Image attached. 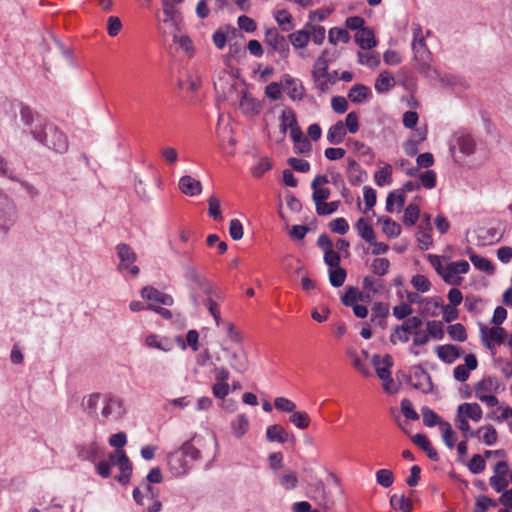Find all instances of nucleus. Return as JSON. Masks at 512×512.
Segmentation results:
<instances>
[{
    "label": "nucleus",
    "mask_w": 512,
    "mask_h": 512,
    "mask_svg": "<svg viewBox=\"0 0 512 512\" xmlns=\"http://www.w3.org/2000/svg\"><path fill=\"white\" fill-rule=\"evenodd\" d=\"M346 279V271L341 267L330 268L329 270V281L332 286L340 287L343 285Z\"/></svg>",
    "instance_id": "obj_61"
},
{
    "label": "nucleus",
    "mask_w": 512,
    "mask_h": 512,
    "mask_svg": "<svg viewBox=\"0 0 512 512\" xmlns=\"http://www.w3.org/2000/svg\"><path fill=\"white\" fill-rule=\"evenodd\" d=\"M126 414L124 401L115 395H103L99 421L101 423L118 421Z\"/></svg>",
    "instance_id": "obj_8"
},
{
    "label": "nucleus",
    "mask_w": 512,
    "mask_h": 512,
    "mask_svg": "<svg viewBox=\"0 0 512 512\" xmlns=\"http://www.w3.org/2000/svg\"><path fill=\"white\" fill-rule=\"evenodd\" d=\"M264 438L268 443L283 445L288 442L290 434L282 425L271 424L266 427Z\"/></svg>",
    "instance_id": "obj_20"
},
{
    "label": "nucleus",
    "mask_w": 512,
    "mask_h": 512,
    "mask_svg": "<svg viewBox=\"0 0 512 512\" xmlns=\"http://www.w3.org/2000/svg\"><path fill=\"white\" fill-rule=\"evenodd\" d=\"M355 227L360 237L367 243H374L376 238L375 232L372 226L363 218L357 220Z\"/></svg>",
    "instance_id": "obj_42"
},
{
    "label": "nucleus",
    "mask_w": 512,
    "mask_h": 512,
    "mask_svg": "<svg viewBox=\"0 0 512 512\" xmlns=\"http://www.w3.org/2000/svg\"><path fill=\"white\" fill-rule=\"evenodd\" d=\"M500 383L494 377H486L474 385L475 397L488 406H497L499 400L495 394L499 391Z\"/></svg>",
    "instance_id": "obj_9"
},
{
    "label": "nucleus",
    "mask_w": 512,
    "mask_h": 512,
    "mask_svg": "<svg viewBox=\"0 0 512 512\" xmlns=\"http://www.w3.org/2000/svg\"><path fill=\"white\" fill-rule=\"evenodd\" d=\"M310 421V416L303 411L294 410L290 416V422L299 429L308 428Z\"/></svg>",
    "instance_id": "obj_55"
},
{
    "label": "nucleus",
    "mask_w": 512,
    "mask_h": 512,
    "mask_svg": "<svg viewBox=\"0 0 512 512\" xmlns=\"http://www.w3.org/2000/svg\"><path fill=\"white\" fill-rule=\"evenodd\" d=\"M117 460L120 474L116 477V479L120 483L125 484L130 480L132 474V464L125 452L124 454H118Z\"/></svg>",
    "instance_id": "obj_33"
},
{
    "label": "nucleus",
    "mask_w": 512,
    "mask_h": 512,
    "mask_svg": "<svg viewBox=\"0 0 512 512\" xmlns=\"http://www.w3.org/2000/svg\"><path fill=\"white\" fill-rule=\"evenodd\" d=\"M116 252L120 260L117 267L118 271L123 275L130 274L132 277H136L140 269L134 264L137 260L134 250L129 245L121 243L117 245Z\"/></svg>",
    "instance_id": "obj_12"
},
{
    "label": "nucleus",
    "mask_w": 512,
    "mask_h": 512,
    "mask_svg": "<svg viewBox=\"0 0 512 512\" xmlns=\"http://www.w3.org/2000/svg\"><path fill=\"white\" fill-rule=\"evenodd\" d=\"M358 59L360 64L365 65L371 69L378 67L380 63L378 55L373 52H359Z\"/></svg>",
    "instance_id": "obj_62"
},
{
    "label": "nucleus",
    "mask_w": 512,
    "mask_h": 512,
    "mask_svg": "<svg viewBox=\"0 0 512 512\" xmlns=\"http://www.w3.org/2000/svg\"><path fill=\"white\" fill-rule=\"evenodd\" d=\"M474 437H477L485 445L492 446L498 440V432L492 425L488 424L475 430Z\"/></svg>",
    "instance_id": "obj_29"
},
{
    "label": "nucleus",
    "mask_w": 512,
    "mask_h": 512,
    "mask_svg": "<svg viewBox=\"0 0 512 512\" xmlns=\"http://www.w3.org/2000/svg\"><path fill=\"white\" fill-rule=\"evenodd\" d=\"M265 43L282 56H286L289 51V46L285 37L280 35L275 28H271L266 31Z\"/></svg>",
    "instance_id": "obj_17"
},
{
    "label": "nucleus",
    "mask_w": 512,
    "mask_h": 512,
    "mask_svg": "<svg viewBox=\"0 0 512 512\" xmlns=\"http://www.w3.org/2000/svg\"><path fill=\"white\" fill-rule=\"evenodd\" d=\"M208 214L215 221H222L223 216L221 212V202L216 195H211L208 198Z\"/></svg>",
    "instance_id": "obj_53"
},
{
    "label": "nucleus",
    "mask_w": 512,
    "mask_h": 512,
    "mask_svg": "<svg viewBox=\"0 0 512 512\" xmlns=\"http://www.w3.org/2000/svg\"><path fill=\"white\" fill-rule=\"evenodd\" d=\"M154 497H155V494H154L153 488L151 487L150 484H143L142 486L136 487L133 490V498H134L135 502L139 505H144L145 499L149 500V499H153Z\"/></svg>",
    "instance_id": "obj_48"
},
{
    "label": "nucleus",
    "mask_w": 512,
    "mask_h": 512,
    "mask_svg": "<svg viewBox=\"0 0 512 512\" xmlns=\"http://www.w3.org/2000/svg\"><path fill=\"white\" fill-rule=\"evenodd\" d=\"M419 216V205L417 203L412 202L406 207L404 211L403 222L407 226H413L417 222Z\"/></svg>",
    "instance_id": "obj_51"
},
{
    "label": "nucleus",
    "mask_w": 512,
    "mask_h": 512,
    "mask_svg": "<svg viewBox=\"0 0 512 512\" xmlns=\"http://www.w3.org/2000/svg\"><path fill=\"white\" fill-rule=\"evenodd\" d=\"M439 430L441 432L443 442L450 450H452L457 442L456 432L452 429V426L448 422L441 423Z\"/></svg>",
    "instance_id": "obj_47"
},
{
    "label": "nucleus",
    "mask_w": 512,
    "mask_h": 512,
    "mask_svg": "<svg viewBox=\"0 0 512 512\" xmlns=\"http://www.w3.org/2000/svg\"><path fill=\"white\" fill-rule=\"evenodd\" d=\"M378 222L382 225V231L390 238H396L401 234V226L389 217H381Z\"/></svg>",
    "instance_id": "obj_41"
},
{
    "label": "nucleus",
    "mask_w": 512,
    "mask_h": 512,
    "mask_svg": "<svg viewBox=\"0 0 512 512\" xmlns=\"http://www.w3.org/2000/svg\"><path fill=\"white\" fill-rule=\"evenodd\" d=\"M184 277L189 281V288L193 303L195 306H198L200 303L198 291L209 292L211 291L213 284L201 276L197 269L192 265H188L184 268Z\"/></svg>",
    "instance_id": "obj_10"
},
{
    "label": "nucleus",
    "mask_w": 512,
    "mask_h": 512,
    "mask_svg": "<svg viewBox=\"0 0 512 512\" xmlns=\"http://www.w3.org/2000/svg\"><path fill=\"white\" fill-rule=\"evenodd\" d=\"M179 190L190 197L198 196L202 192V184L190 175L182 176L178 182Z\"/></svg>",
    "instance_id": "obj_25"
},
{
    "label": "nucleus",
    "mask_w": 512,
    "mask_h": 512,
    "mask_svg": "<svg viewBox=\"0 0 512 512\" xmlns=\"http://www.w3.org/2000/svg\"><path fill=\"white\" fill-rule=\"evenodd\" d=\"M371 97V90L363 84H356L351 87L348 93V98L353 103H362Z\"/></svg>",
    "instance_id": "obj_36"
},
{
    "label": "nucleus",
    "mask_w": 512,
    "mask_h": 512,
    "mask_svg": "<svg viewBox=\"0 0 512 512\" xmlns=\"http://www.w3.org/2000/svg\"><path fill=\"white\" fill-rule=\"evenodd\" d=\"M345 136L346 128L344 126V123L342 121H338L329 128V130L327 131L326 138L329 143L336 145L343 142Z\"/></svg>",
    "instance_id": "obj_37"
},
{
    "label": "nucleus",
    "mask_w": 512,
    "mask_h": 512,
    "mask_svg": "<svg viewBox=\"0 0 512 512\" xmlns=\"http://www.w3.org/2000/svg\"><path fill=\"white\" fill-rule=\"evenodd\" d=\"M329 42L336 45L338 43H347L350 40L349 33L343 28H332L329 31Z\"/></svg>",
    "instance_id": "obj_56"
},
{
    "label": "nucleus",
    "mask_w": 512,
    "mask_h": 512,
    "mask_svg": "<svg viewBox=\"0 0 512 512\" xmlns=\"http://www.w3.org/2000/svg\"><path fill=\"white\" fill-rule=\"evenodd\" d=\"M216 136L223 152L232 155L234 152L235 139L232 136V127L229 123V117L220 113L216 126Z\"/></svg>",
    "instance_id": "obj_13"
},
{
    "label": "nucleus",
    "mask_w": 512,
    "mask_h": 512,
    "mask_svg": "<svg viewBox=\"0 0 512 512\" xmlns=\"http://www.w3.org/2000/svg\"><path fill=\"white\" fill-rule=\"evenodd\" d=\"M141 296L150 302H155L165 306H172L174 303L173 297L171 295L163 293L151 286L144 287L141 291Z\"/></svg>",
    "instance_id": "obj_24"
},
{
    "label": "nucleus",
    "mask_w": 512,
    "mask_h": 512,
    "mask_svg": "<svg viewBox=\"0 0 512 512\" xmlns=\"http://www.w3.org/2000/svg\"><path fill=\"white\" fill-rule=\"evenodd\" d=\"M103 395L100 393H92L83 397L81 406L84 412L91 416L99 418V410L101 411Z\"/></svg>",
    "instance_id": "obj_23"
},
{
    "label": "nucleus",
    "mask_w": 512,
    "mask_h": 512,
    "mask_svg": "<svg viewBox=\"0 0 512 512\" xmlns=\"http://www.w3.org/2000/svg\"><path fill=\"white\" fill-rule=\"evenodd\" d=\"M20 122L23 126V132L32 136L36 140L42 133L47 120L40 115L37 111L29 107L28 105H20Z\"/></svg>",
    "instance_id": "obj_5"
},
{
    "label": "nucleus",
    "mask_w": 512,
    "mask_h": 512,
    "mask_svg": "<svg viewBox=\"0 0 512 512\" xmlns=\"http://www.w3.org/2000/svg\"><path fill=\"white\" fill-rule=\"evenodd\" d=\"M16 217L17 211L13 200L0 189V236L11 229Z\"/></svg>",
    "instance_id": "obj_11"
},
{
    "label": "nucleus",
    "mask_w": 512,
    "mask_h": 512,
    "mask_svg": "<svg viewBox=\"0 0 512 512\" xmlns=\"http://www.w3.org/2000/svg\"><path fill=\"white\" fill-rule=\"evenodd\" d=\"M429 262L443 280L451 285H459L462 278L460 274L468 273L470 265L466 260L449 262L443 264L442 257L438 255H429Z\"/></svg>",
    "instance_id": "obj_3"
},
{
    "label": "nucleus",
    "mask_w": 512,
    "mask_h": 512,
    "mask_svg": "<svg viewBox=\"0 0 512 512\" xmlns=\"http://www.w3.org/2000/svg\"><path fill=\"white\" fill-rule=\"evenodd\" d=\"M414 387L420 389L424 393H429L433 389V384L429 374L421 367H416L414 370Z\"/></svg>",
    "instance_id": "obj_31"
},
{
    "label": "nucleus",
    "mask_w": 512,
    "mask_h": 512,
    "mask_svg": "<svg viewBox=\"0 0 512 512\" xmlns=\"http://www.w3.org/2000/svg\"><path fill=\"white\" fill-rule=\"evenodd\" d=\"M464 361V364L456 366L453 371L454 378L459 382H465L469 378L470 372L478 366V361L474 354H467L464 357Z\"/></svg>",
    "instance_id": "obj_21"
},
{
    "label": "nucleus",
    "mask_w": 512,
    "mask_h": 512,
    "mask_svg": "<svg viewBox=\"0 0 512 512\" xmlns=\"http://www.w3.org/2000/svg\"><path fill=\"white\" fill-rule=\"evenodd\" d=\"M217 101L237 106L248 119L256 117L255 87L228 71H220L214 79Z\"/></svg>",
    "instance_id": "obj_1"
},
{
    "label": "nucleus",
    "mask_w": 512,
    "mask_h": 512,
    "mask_svg": "<svg viewBox=\"0 0 512 512\" xmlns=\"http://www.w3.org/2000/svg\"><path fill=\"white\" fill-rule=\"evenodd\" d=\"M249 429V421L243 414H239L231 422V430L235 437H242Z\"/></svg>",
    "instance_id": "obj_44"
},
{
    "label": "nucleus",
    "mask_w": 512,
    "mask_h": 512,
    "mask_svg": "<svg viewBox=\"0 0 512 512\" xmlns=\"http://www.w3.org/2000/svg\"><path fill=\"white\" fill-rule=\"evenodd\" d=\"M426 332L429 334V337L441 340L444 337V325L441 321H428Z\"/></svg>",
    "instance_id": "obj_57"
},
{
    "label": "nucleus",
    "mask_w": 512,
    "mask_h": 512,
    "mask_svg": "<svg viewBox=\"0 0 512 512\" xmlns=\"http://www.w3.org/2000/svg\"><path fill=\"white\" fill-rule=\"evenodd\" d=\"M267 464L269 469H271L274 473L278 472L284 464V456L282 452H271L267 456Z\"/></svg>",
    "instance_id": "obj_59"
},
{
    "label": "nucleus",
    "mask_w": 512,
    "mask_h": 512,
    "mask_svg": "<svg viewBox=\"0 0 512 512\" xmlns=\"http://www.w3.org/2000/svg\"><path fill=\"white\" fill-rule=\"evenodd\" d=\"M371 363L375 368L377 377L382 381L384 391L389 394H396L400 386L392 378L391 369L394 364L392 356L389 354H374Z\"/></svg>",
    "instance_id": "obj_4"
},
{
    "label": "nucleus",
    "mask_w": 512,
    "mask_h": 512,
    "mask_svg": "<svg viewBox=\"0 0 512 512\" xmlns=\"http://www.w3.org/2000/svg\"><path fill=\"white\" fill-rule=\"evenodd\" d=\"M497 231L494 229L480 228L477 231V244L481 246L489 245L498 241Z\"/></svg>",
    "instance_id": "obj_49"
},
{
    "label": "nucleus",
    "mask_w": 512,
    "mask_h": 512,
    "mask_svg": "<svg viewBox=\"0 0 512 512\" xmlns=\"http://www.w3.org/2000/svg\"><path fill=\"white\" fill-rule=\"evenodd\" d=\"M35 141L57 153H64L68 149L66 135L50 122H47L42 133Z\"/></svg>",
    "instance_id": "obj_6"
},
{
    "label": "nucleus",
    "mask_w": 512,
    "mask_h": 512,
    "mask_svg": "<svg viewBox=\"0 0 512 512\" xmlns=\"http://www.w3.org/2000/svg\"><path fill=\"white\" fill-rule=\"evenodd\" d=\"M481 336L485 346L489 349L505 343L506 331L504 328L495 325L491 328H481Z\"/></svg>",
    "instance_id": "obj_14"
},
{
    "label": "nucleus",
    "mask_w": 512,
    "mask_h": 512,
    "mask_svg": "<svg viewBox=\"0 0 512 512\" xmlns=\"http://www.w3.org/2000/svg\"><path fill=\"white\" fill-rule=\"evenodd\" d=\"M412 49L415 59L425 67L430 59V51L428 50L425 41L412 42Z\"/></svg>",
    "instance_id": "obj_46"
},
{
    "label": "nucleus",
    "mask_w": 512,
    "mask_h": 512,
    "mask_svg": "<svg viewBox=\"0 0 512 512\" xmlns=\"http://www.w3.org/2000/svg\"><path fill=\"white\" fill-rule=\"evenodd\" d=\"M396 84L394 76L388 71H382L374 83L375 90L382 94L390 91Z\"/></svg>",
    "instance_id": "obj_32"
},
{
    "label": "nucleus",
    "mask_w": 512,
    "mask_h": 512,
    "mask_svg": "<svg viewBox=\"0 0 512 512\" xmlns=\"http://www.w3.org/2000/svg\"><path fill=\"white\" fill-rule=\"evenodd\" d=\"M346 355L351 360L353 367L360 372L363 376L369 377L371 375L370 370L367 368L356 349L348 347L346 349Z\"/></svg>",
    "instance_id": "obj_39"
},
{
    "label": "nucleus",
    "mask_w": 512,
    "mask_h": 512,
    "mask_svg": "<svg viewBox=\"0 0 512 512\" xmlns=\"http://www.w3.org/2000/svg\"><path fill=\"white\" fill-rule=\"evenodd\" d=\"M278 482L285 490H293L298 486V477L296 474L287 470L282 474L278 475Z\"/></svg>",
    "instance_id": "obj_50"
},
{
    "label": "nucleus",
    "mask_w": 512,
    "mask_h": 512,
    "mask_svg": "<svg viewBox=\"0 0 512 512\" xmlns=\"http://www.w3.org/2000/svg\"><path fill=\"white\" fill-rule=\"evenodd\" d=\"M375 183L378 186L389 185L392 182V167L383 163L382 166L374 174Z\"/></svg>",
    "instance_id": "obj_45"
},
{
    "label": "nucleus",
    "mask_w": 512,
    "mask_h": 512,
    "mask_svg": "<svg viewBox=\"0 0 512 512\" xmlns=\"http://www.w3.org/2000/svg\"><path fill=\"white\" fill-rule=\"evenodd\" d=\"M390 504L396 510H400L402 512H412V502L404 495H392L390 498Z\"/></svg>",
    "instance_id": "obj_52"
},
{
    "label": "nucleus",
    "mask_w": 512,
    "mask_h": 512,
    "mask_svg": "<svg viewBox=\"0 0 512 512\" xmlns=\"http://www.w3.org/2000/svg\"><path fill=\"white\" fill-rule=\"evenodd\" d=\"M326 52H323L315 61L312 77L315 87L321 92H328L336 83V78L328 71Z\"/></svg>",
    "instance_id": "obj_7"
},
{
    "label": "nucleus",
    "mask_w": 512,
    "mask_h": 512,
    "mask_svg": "<svg viewBox=\"0 0 512 512\" xmlns=\"http://www.w3.org/2000/svg\"><path fill=\"white\" fill-rule=\"evenodd\" d=\"M406 197L403 191L395 190L388 194L386 199V210L390 213L400 212L405 204Z\"/></svg>",
    "instance_id": "obj_30"
},
{
    "label": "nucleus",
    "mask_w": 512,
    "mask_h": 512,
    "mask_svg": "<svg viewBox=\"0 0 512 512\" xmlns=\"http://www.w3.org/2000/svg\"><path fill=\"white\" fill-rule=\"evenodd\" d=\"M362 299L363 294L355 287L348 288L341 298L345 306H352Z\"/></svg>",
    "instance_id": "obj_58"
},
{
    "label": "nucleus",
    "mask_w": 512,
    "mask_h": 512,
    "mask_svg": "<svg viewBox=\"0 0 512 512\" xmlns=\"http://www.w3.org/2000/svg\"><path fill=\"white\" fill-rule=\"evenodd\" d=\"M422 417H423V423L428 427H433L435 425H438L439 428L441 427V423H446V421L442 420L433 410H431L429 407H423L421 409Z\"/></svg>",
    "instance_id": "obj_54"
},
{
    "label": "nucleus",
    "mask_w": 512,
    "mask_h": 512,
    "mask_svg": "<svg viewBox=\"0 0 512 512\" xmlns=\"http://www.w3.org/2000/svg\"><path fill=\"white\" fill-rule=\"evenodd\" d=\"M289 40L295 50L299 51V55L301 57H305L302 50L307 46L310 40V31L307 28V25L304 29L293 32L289 35Z\"/></svg>",
    "instance_id": "obj_28"
},
{
    "label": "nucleus",
    "mask_w": 512,
    "mask_h": 512,
    "mask_svg": "<svg viewBox=\"0 0 512 512\" xmlns=\"http://www.w3.org/2000/svg\"><path fill=\"white\" fill-rule=\"evenodd\" d=\"M160 155L165 163L170 166L174 165L179 158L177 149L171 146L162 147L160 150Z\"/></svg>",
    "instance_id": "obj_64"
},
{
    "label": "nucleus",
    "mask_w": 512,
    "mask_h": 512,
    "mask_svg": "<svg viewBox=\"0 0 512 512\" xmlns=\"http://www.w3.org/2000/svg\"><path fill=\"white\" fill-rule=\"evenodd\" d=\"M349 180L353 185H359L363 181V173L355 160H349Z\"/></svg>",
    "instance_id": "obj_63"
},
{
    "label": "nucleus",
    "mask_w": 512,
    "mask_h": 512,
    "mask_svg": "<svg viewBox=\"0 0 512 512\" xmlns=\"http://www.w3.org/2000/svg\"><path fill=\"white\" fill-rule=\"evenodd\" d=\"M355 42L362 49H371L376 46L377 42L371 29L362 28L355 34Z\"/></svg>",
    "instance_id": "obj_34"
},
{
    "label": "nucleus",
    "mask_w": 512,
    "mask_h": 512,
    "mask_svg": "<svg viewBox=\"0 0 512 512\" xmlns=\"http://www.w3.org/2000/svg\"><path fill=\"white\" fill-rule=\"evenodd\" d=\"M282 83L288 96L294 100H302L305 96V88L299 79L293 78L289 74L282 77Z\"/></svg>",
    "instance_id": "obj_18"
},
{
    "label": "nucleus",
    "mask_w": 512,
    "mask_h": 512,
    "mask_svg": "<svg viewBox=\"0 0 512 512\" xmlns=\"http://www.w3.org/2000/svg\"><path fill=\"white\" fill-rule=\"evenodd\" d=\"M78 455L88 461H96L104 456V447L97 442H91L80 447Z\"/></svg>",
    "instance_id": "obj_26"
},
{
    "label": "nucleus",
    "mask_w": 512,
    "mask_h": 512,
    "mask_svg": "<svg viewBox=\"0 0 512 512\" xmlns=\"http://www.w3.org/2000/svg\"><path fill=\"white\" fill-rule=\"evenodd\" d=\"M291 139L294 142V151L297 154H309L312 150V145L307 138L304 137L302 131L295 132L294 135L291 136Z\"/></svg>",
    "instance_id": "obj_43"
},
{
    "label": "nucleus",
    "mask_w": 512,
    "mask_h": 512,
    "mask_svg": "<svg viewBox=\"0 0 512 512\" xmlns=\"http://www.w3.org/2000/svg\"><path fill=\"white\" fill-rule=\"evenodd\" d=\"M436 353L446 363H452L460 357V349L455 345H441L437 347Z\"/></svg>",
    "instance_id": "obj_35"
},
{
    "label": "nucleus",
    "mask_w": 512,
    "mask_h": 512,
    "mask_svg": "<svg viewBox=\"0 0 512 512\" xmlns=\"http://www.w3.org/2000/svg\"><path fill=\"white\" fill-rule=\"evenodd\" d=\"M458 149L463 155H471L475 151V142L474 139L470 135L466 134H456L454 135L450 150L452 153Z\"/></svg>",
    "instance_id": "obj_19"
},
{
    "label": "nucleus",
    "mask_w": 512,
    "mask_h": 512,
    "mask_svg": "<svg viewBox=\"0 0 512 512\" xmlns=\"http://www.w3.org/2000/svg\"><path fill=\"white\" fill-rule=\"evenodd\" d=\"M200 442L201 438L193 436L185 441L180 448L167 455L168 468L173 476L182 477L187 475L194 462L201 459V452L195 446V443L200 444Z\"/></svg>",
    "instance_id": "obj_2"
},
{
    "label": "nucleus",
    "mask_w": 512,
    "mask_h": 512,
    "mask_svg": "<svg viewBox=\"0 0 512 512\" xmlns=\"http://www.w3.org/2000/svg\"><path fill=\"white\" fill-rule=\"evenodd\" d=\"M412 441H413L414 444H416L421 449H423L427 453V456L431 460H434V461L438 460L437 452L432 447L430 441L428 440V438L424 434H415L412 437Z\"/></svg>",
    "instance_id": "obj_40"
},
{
    "label": "nucleus",
    "mask_w": 512,
    "mask_h": 512,
    "mask_svg": "<svg viewBox=\"0 0 512 512\" xmlns=\"http://www.w3.org/2000/svg\"><path fill=\"white\" fill-rule=\"evenodd\" d=\"M145 344L150 348L168 352L172 349L173 344L167 338H160L156 334H150L145 338Z\"/></svg>",
    "instance_id": "obj_38"
},
{
    "label": "nucleus",
    "mask_w": 512,
    "mask_h": 512,
    "mask_svg": "<svg viewBox=\"0 0 512 512\" xmlns=\"http://www.w3.org/2000/svg\"><path fill=\"white\" fill-rule=\"evenodd\" d=\"M206 295L205 306L207 307L210 314L213 316L216 324L219 325L220 322V309L218 307V302L223 300L222 291L215 287L214 285L211 287V291L202 292Z\"/></svg>",
    "instance_id": "obj_16"
},
{
    "label": "nucleus",
    "mask_w": 512,
    "mask_h": 512,
    "mask_svg": "<svg viewBox=\"0 0 512 512\" xmlns=\"http://www.w3.org/2000/svg\"><path fill=\"white\" fill-rule=\"evenodd\" d=\"M456 414L473 422H479L483 418V410L476 402H465L456 409Z\"/></svg>",
    "instance_id": "obj_22"
},
{
    "label": "nucleus",
    "mask_w": 512,
    "mask_h": 512,
    "mask_svg": "<svg viewBox=\"0 0 512 512\" xmlns=\"http://www.w3.org/2000/svg\"><path fill=\"white\" fill-rule=\"evenodd\" d=\"M280 130L282 133H286L289 130L290 137L294 135L295 132H300L301 129L297 123L295 113L291 109H284L280 116Z\"/></svg>",
    "instance_id": "obj_27"
},
{
    "label": "nucleus",
    "mask_w": 512,
    "mask_h": 512,
    "mask_svg": "<svg viewBox=\"0 0 512 512\" xmlns=\"http://www.w3.org/2000/svg\"><path fill=\"white\" fill-rule=\"evenodd\" d=\"M229 44V54L233 59H240L245 55L246 49L249 50L250 54L256 56V39H252L246 45L245 37H241L240 39L230 41Z\"/></svg>",
    "instance_id": "obj_15"
},
{
    "label": "nucleus",
    "mask_w": 512,
    "mask_h": 512,
    "mask_svg": "<svg viewBox=\"0 0 512 512\" xmlns=\"http://www.w3.org/2000/svg\"><path fill=\"white\" fill-rule=\"evenodd\" d=\"M376 482L384 488L392 486L394 483V474L389 469H380L375 474Z\"/></svg>",
    "instance_id": "obj_60"
}]
</instances>
